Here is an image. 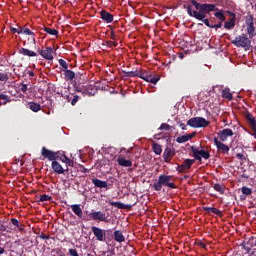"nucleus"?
Returning a JSON list of instances; mask_svg holds the SVG:
<instances>
[{"label":"nucleus","mask_w":256,"mask_h":256,"mask_svg":"<svg viewBox=\"0 0 256 256\" xmlns=\"http://www.w3.org/2000/svg\"><path fill=\"white\" fill-rule=\"evenodd\" d=\"M196 10H191V6H189L187 8V13L190 17H194V19H197L198 21H202V23H204L206 27H209L211 29L213 25H211V23L209 22V19L205 17H207V13H212V11H219V9L217 8V5L204 3L200 5L199 8Z\"/></svg>","instance_id":"obj_1"},{"label":"nucleus","mask_w":256,"mask_h":256,"mask_svg":"<svg viewBox=\"0 0 256 256\" xmlns=\"http://www.w3.org/2000/svg\"><path fill=\"white\" fill-rule=\"evenodd\" d=\"M173 176L162 174L159 176L158 181L153 184L154 191H161L163 187H169L170 189H177L175 182H171Z\"/></svg>","instance_id":"obj_2"},{"label":"nucleus","mask_w":256,"mask_h":256,"mask_svg":"<svg viewBox=\"0 0 256 256\" xmlns=\"http://www.w3.org/2000/svg\"><path fill=\"white\" fill-rule=\"evenodd\" d=\"M187 125H189V127H193L194 129H199L201 127H209L211 122L203 117H193L187 121Z\"/></svg>","instance_id":"obj_3"},{"label":"nucleus","mask_w":256,"mask_h":256,"mask_svg":"<svg viewBox=\"0 0 256 256\" xmlns=\"http://www.w3.org/2000/svg\"><path fill=\"white\" fill-rule=\"evenodd\" d=\"M245 25L249 39H253L256 36L255 20L253 15H248L245 17Z\"/></svg>","instance_id":"obj_4"},{"label":"nucleus","mask_w":256,"mask_h":256,"mask_svg":"<svg viewBox=\"0 0 256 256\" xmlns=\"http://www.w3.org/2000/svg\"><path fill=\"white\" fill-rule=\"evenodd\" d=\"M231 43L232 45H235V47H242L245 49L247 47H251V38H248L247 34H242L232 40Z\"/></svg>","instance_id":"obj_5"},{"label":"nucleus","mask_w":256,"mask_h":256,"mask_svg":"<svg viewBox=\"0 0 256 256\" xmlns=\"http://www.w3.org/2000/svg\"><path fill=\"white\" fill-rule=\"evenodd\" d=\"M191 151L195 161H202L203 159H209L211 154L205 150H198L195 146H191Z\"/></svg>","instance_id":"obj_6"},{"label":"nucleus","mask_w":256,"mask_h":256,"mask_svg":"<svg viewBox=\"0 0 256 256\" xmlns=\"http://www.w3.org/2000/svg\"><path fill=\"white\" fill-rule=\"evenodd\" d=\"M89 218L92 219V221H101L102 223H109V218L107 217V214L102 211H96V212H90Z\"/></svg>","instance_id":"obj_7"},{"label":"nucleus","mask_w":256,"mask_h":256,"mask_svg":"<svg viewBox=\"0 0 256 256\" xmlns=\"http://www.w3.org/2000/svg\"><path fill=\"white\" fill-rule=\"evenodd\" d=\"M195 163V159H185L181 165L176 167V171L178 173H185V171H189L193 164Z\"/></svg>","instance_id":"obj_8"},{"label":"nucleus","mask_w":256,"mask_h":256,"mask_svg":"<svg viewBox=\"0 0 256 256\" xmlns=\"http://www.w3.org/2000/svg\"><path fill=\"white\" fill-rule=\"evenodd\" d=\"M41 155L48 161H57V152L47 149L45 146L41 149Z\"/></svg>","instance_id":"obj_9"},{"label":"nucleus","mask_w":256,"mask_h":256,"mask_svg":"<svg viewBox=\"0 0 256 256\" xmlns=\"http://www.w3.org/2000/svg\"><path fill=\"white\" fill-rule=\"evenodd\" d=\"M38 55H41L43 59H46L47 61H53V49L51 47H46V49H38L37 50Z\"/></svg>","instance_id":"obj_10"},{"label":"nucleus","mask_w":256,"mask_h":256,"mask_svg":"<svg viewBox=\"0 0 256 256\" xmlns=\"http://www.w3.org/2000/svg\"><path fill=\"white\" fill-rule=\"evenodd\" d=\"M52 169L57 175H63L65 174V171L69 173V167L64 169L61 163H59L57 160L52 161Z\"/></svg>","instance_id":"obj_11"},{"label":"nucleus","mask_w":256,"mask_h":256,"mask_svg":"<svg viewBox=\"0 0 256 256\" xmlns=\"http://www.w3.org/2000/svg\"><path fill=\"white\" fill-rule=\"evenodd\" d=\"M234 133L233 130L230 128H225L222 131L218 132V137L222 143H225L229 137H233Z\"/></svg>","instance_id":"obj_12"},{"label":"nucleus","mask_w":256,"mask_h":256,"mask_svg":"<svg viewBox=\"0 0 256 256\" xmlns=\"http://www.w3.org/2000/svg\"><path fill=\"white\" fill-rule=\"evenodd\" d=\"M165 163H171V159L175 157V148L166 147L162 155Z\"/></svg>","instance_id":"obj_13"},{"label":"nucleus","mask_w":256,"mask_h":256,"mask_svg":"<svg viewBox=\"0 0 256 256\" xmlns=\"http://www.w3.org/2000/svg\"><path fill=\"white\" fill-rule=\"evenodd\" d=\"M91 231H92L93 235L96 237L97 241H100V242L104 241L105 230H103L97 226H92Z\"/></svg>","instance_id":"obj_14"},{"label":"nucleus","mask_w":256,"mask_h":256,"mask_svg":"<svg viewBox=\"0 0 256 256\" xmlns=\"http://www.w3.org/2000/svg\"><path fill=\"white\" fill-rule=\"evenodd\" d=\"M214 145H216L218 151L220 153L227 154L229 153V146L223 143V141H219V138H214Z\"/></svg>","instance_id":"obj_15"},{"label":"nucleus","mask_w":256,"mask_h":256,"mask_svg":"<svg viewBox=\"0 0 256 256\" xmlns=\"http://www.w3.org/2000/svg\"><path fill=\"white\" fill-rule=\"evenodd\" d=\"M100 18L105 23H113V14L107 12V10L100 11Z\"/></svg>","instance_id":"obj_16"},{"label":"nucleus","mask_w":256,"mask_h":256,"mask_svg":"<svg viewBox=\"0 0 256 256\" xmlns=\"http://www.w3.org/2000/svg\"><path fill=\"white\" fill-rule=\"evenodd\" d=\"M228 13L231 15L232 18L229 21H226L224 23V27H225V29L231 30V29H234L235 21L237 20V18H236L235 13H233V12H228Z\"/></svg>","instance_id":"obj_17"},{"label":"nucleus","mask_w":256,"mask_h":256,"mask_svg":"<svg viewBox=\"0 0 256 256\" xmlns=\"http://www.w3.org/2000/svg\"><path fill=\"white\" fill-rule=\"evenodd\" d=\"M109 205L112 207H117V209H126L127 211H131V209H133V205L124 204L122 202H109Z\"/></svg>","instance_id":"obj_18"},{"label":"nucleus","mask_w":256,"mask_h":256,"mask_svg":"<svg viewBox=\"0 0 256 256\" xmlns=\"http://www.w3.org/2000/svg\"><path fill=\"white\" fill-rule=\"evenodd\" d=\"M92 184L94 185V187H97L98 189H106L107 190V187H108L107 181H103L98 178H93Z\"/></svg>","instance_id":"obj_19"},{"label":"nucleus","mask_w":256,"mask_h":256,"mask_svg":"<svg viewBox=\"0 0 256 256\" xmlns=\"http://www.w3.org/2000/svg\"><path fill=\"white\" fill-rule=\"evenodd\" d=\"M145 81L147 83H152L153 85H157V83H159V81H161V76L159 75H155L153 73H149L147 78L145 79Z\"/></svg>","instance_id":"obj_20"},{"label":"nucleus","mask_w":256,"mask_h":256,"mask_svg":"<svg viewBox=\"0 0 256 256\" xmlns=\"http://www.w3.org/2000/svg\"><path fill=\"white\" fill-rule=\"evenodd\" d=\"M246 119H247L253 133H254V136L256 137V120H255V117H253V114L248 113L246 115Z\"/></svg>","instance_id":"obj_21"},{"label":"nucleus","mask_w":256,"mask_h":256,"mask_svg":"<svg viewBox=\"0 0 256 256\" xmlns=\"http://www.w3.org/2000/svg\"><path fill=\"white\" fill-rule=\"evenodd\" d=\"M20 34L32 36V41L34 45H36L37 40L35 39V32L31 31V29L27 28L26 26L20 27Z\"/></svg>","instance_id":"obj_22"},{"label":"nucleus","mask_w":256,"mask_h":256,"mask_svg":"<svg viewBox=\"0 0 256 256\" xmlns=\"http://www.w3.org/2000/svg\"><path fill=\"white\" fill-rule=\"evenodd\" d=\"M195 135H197V132H193L191 134L182 135V136L177 137L176 141L178 143H187V141H191V138L195 137Z\"/></svg>","instance_id":"obj_23"},{"label":"nucleus","mask_w":256,"mask_h":256,"mask_svg":"<svg viewBox=\"0 0 256 256\" xmlns=\"http://www.w3.org/2000/svg\"><path fill=\"white\" fill-rule=\"evenodd\" d=\"M117 163L120 167H132L133 161L127 160L125 157H118Z\"/></svg>","instance_id":"obj_24"},{"label":"nucleus","mask_w":256,"mask_h":256,"mask_svg":"<svg viewBox=\"0 0 256 256\" xmlns=\"http://www.w3.org/2000/svg\"><path fill=\"white\" fill-rule=\"evenodd\" d=\"M18 53L24 57H37V53L27 48H19Z\"/></svg>","instance_id":"obj_25"},{"label":"nucleus","mask_w":256,"mask_h":256,"mask_svg":"<svg viewBox=\"0 0 256 256\" xmlns=\"http://www.w3.org/2000/svg\"><path fill=\"white\" fill-rule=\"evenodd\" d=\"M26 107L30 109V111H33V113H39V111H41V104L37 102H28Z\"/></svg>","instance_id":"obj_26"},{"label":"nucleus","mask_w":256,"mask_h":256,"mask_svg":"<svg viewBox=\"0 0 256 256\" xmlns=\"http://www.w3.org/2000/svg\"><path fill=\"white\" fill-rule=\"evenodd\" d=\"M71 209L73 213L81 219L83 217V209H81V205L79 204H72Z\"/></svg>","instance_id":"obj_27"},{"label":"nucleus","mask_w":256,"mask_h":256,"mask_svg":"<svg viewBox=\"0 0 256 256\" xmlns=\"http://www.w3.org/2000/svg\"><path fill=\"white\" fill-rule=\"evenodd\" d=\"M202 209L203 211H206V213H214V215H218V217L223 215V212L215 207L204 206Z\"/></svg>","instance_id":"obj_28"},{"label":"nucleus","mask_w":256,"mask_h":256,"mask_svg":"<svg viewBox=\"0 0 256 256\" xmlns=\"http://www.w3.org/2000/svg\"><path fill=\"white\" fill-rule=\"evenodd\" d=\"M114 240L117 241V243L125 242V236L123 235V232H121V230L114 231Z\"/></svg>","instance_id":"obj_29"},{"label":"nucleus","mask_w":256,"mask_h":256,"mask_svg":"<svg viewBox=\"0 0 256 256\" xmlns=\"http://www.w3.org/2000/svg\"><path fill=\"white\" fill-rule=\"evenodd\" d=\"M214 191L220 193V195H225V190L227 189L224 184L216 183L213 185Z\"/></svg>","instance_id":"obj_30"},{"label":"nucleus","mask_w":256,"mask_h":256,"mask_svg":"<svg viewBox=\"0 0 256 256\" xmlns=\"http://www.w3.org/2000/svg\"><path fill=\"white\" fill-rule=\"evenodd\" d=\"M222 97L227 99L228 101H233V94L229 88H225L222 90Z\"/></svg>","instance_id":"obj_31"},{"label":"nucleus","mask_w":256,"mask_h":256,"mask_svg":"<svg viewBox=\"0 0 256 256\" xmlns=\"http://www.w3.org/2000/svg\"><path fill=\"white\" fill-rule=\"evenodd\" d=\"M114 237L113 229L104 230V241H111Z\"/></svg>","instance_id":"obj_32"},{"label":"nucleus","mask_w":256,"mask_h":256,"mask_svg":"<svg viewBox=\"0 0 256 256\" xmlns=\"http://www.w3.org/2000/svg\"><path fill=\"white\" fill-rule=\"evenodd\" d=\"M64 77L67 81H73V79L75 78V72L69 69L64 70Z\"/></svg>","instance_id":"obj_33"},{"label":"nucleus","mask_w":256,"mask_h":256,"mask_svg":"<svg viewBox=\"0 0 256 256\" xmlns=\"http://www.w3.org/2000/svg\"><path fill=\"white\" fill-rule=\"evenodd\" d=\"M7 103H11V97L6 94H0V105H7Z\"/></svg>","instance_id":"obj_34"},{"label":"nucleus","mask_w":256,"mask_h":256,"mask_svg":"<svg viewBox=\"0 0 256 256\" xmlns=\"http://www.w3.org/2000/svg\"><path fill=\"white\" fill-rule=\"evenodd\" d=\"M152 149H153L155 155H161V153H163V148L161 147V144L153 143Z\"/></svg>","instance_id":"obj_35"},{"label":"nucleus","mask_w":256,"mask_h":256,"mask_svg":"<svg viewBox=\"0 0 256 256\" xmlns=\"http://www.w3.org/2000/svg\"><path fill=\"white\" fill-rule=\"evenodd\" d=\"M67 155H65V152H56V161H62V163H65L66 159H68Z\"/></svg>","instance_id":"obj_36"},{"label":"nucleus","mask_w":256,"mask_h":256,"mask_svg":"<svg viewBox=\"0 0 256 256\" xmlns=\"http://www.w3.org/2000/svg\"><path fill=\"white\" fill-rule=\"evenodd\" d=\"M43 31H45V33H48V35H54V36L59 35V31H57V29H54V28L44 27Z\"/></svg>","instance_id":"obj_37"},{"label":"nucleus","mask_w":256,"mask_h":256,"mask_svg":"<svg viewBox=\"0 0 256 256\" xmlns=\"http://www.w3.org/2000/svg\"><path fill=\"white\" fill-rule=\"evenodd\" d=\"M241 192H242L245 196H247V197H249V195H252V194H253V190H252L251 188L247 187V186L242 187V188H241Z\"/></svg>","instance_id":"obj_38"},{"label":"nucleus","mask_w":256,"mask_h":256,"mask_svg":"<svg viewBox=\"0 0 256 256\" xmlns=\"http://www.w3.org/2000/svg\"><path fill=\"white\" fill-rule=\"evenodd\" d=\"M150 73H151L150 71H143V72L139 71L137 77H139L140 79H143V81H145L147 79V77H149Z\"/></svg>","instance_id":"obj_39"},{"label":"nucleus","mask_w":256,"mask_h":256,"mask_svg":"<svg viewBox=\"0 0 256 256\" xmlns=\"http://www.w3.org/2000/svg\"><path fill=\"white\" fill-rule=\"evenodd\" d=\"M214 16L216 17V19H219V21L223 22L225 21L226 17L225 14H223V11H219V12H215Z\"/></svg>","instance_id":"obj_40"},{"label":"nucleus","mask_w":256,"mask_h":256,"mask_svg":"<svg viewBox=\"0 0 256 256\" xmlns=\"http://www.w3.org/2000/svg\"><path fill=\"white\" fill-rule=\"evenodd\" d=\"M58 63L60 65V67H62V69H64L65 71H67V69H69V64L64 59H59Z\"/></svg>","instance_id":"obj_41"},{"label":"nucleus","mask_w":256,"mask_h":256,"mask_svg":"<svg viewBox=\"0 0 256 256\" xmlns=\"http://www.w3.org/2000/svg\"><path fill=\"white\" fill-rule=\"evenodd\" d=\"M52 199H53V197H51V196H49L47 194H43V195L40 196L39 202L43 203L45 201H52Z\"/></svg>","instance_id":"obj_42"},{"label":"nucleus","mask_w":256,"mask_h":256,"mask_svg":"<svg viewBox=\"0 0 256 256\" xmlns=\"http://www.w3.org/2000/svg\"><path fill=\"white\" fill-rule=\"evenodd\" d=\"M122 73L124 74V77H137L138 75V72H134V71H125V70H122Z\"/></svg>","instance_id":"obj_43"},{"label":"nucleus","mask_w":256,"mask_h":256,"mask_svg":"<svg viewBox=\"0 0 256 256\" xmlns=\"http://www.w3.org/2000/svg\"><path fill=\"white\" fill-rule=\"evenodd\" d=\"M171 129V125L167 123H162L159 127L160 131H169Z\"/></svg>","instance_id":"obj_44"},{"label":"nucleus","mask_w":256,"mask_h":256,"mask_svg":"<svg viewBox=\"0 0 256 256\" xmlns=\"http://www.w3.org/2000/svg\"><path fill=\"white\" fill-rule=\"evenodd\" d=\"M236 157L239 159V161H247V157L243 153H237Z\"/></svg>","instance_id":"obj_45"},{"label":"nucleus","mask_w":256,"mask_h":256,"mask_svg":"<svg viewBox=\"0 0 256 256\" xmlns=\"http://www.w3.org/2000/svg\"><path fill=\"white\" fill-rule=\"evenodd\" d=\"M0 81H9V75L6 73H0Z\"/></svg>","instance_id":"obj_46"},{"label":"nucleus","mask_w":256,"mask_h":256,"mask_svg":"<svg viewBox=\"0 0 256 256\" xmlns=\"http://www.w3.org/2000/svg\"><path fill=\"white\" fill-rule=\"evenodd\" d=\"M66 161L64 162L68 167H73L75 165V162L71 160L70 158H65Z\"/></svg>","instance_id":"obj_47"},{"label":"nucleus","mask_w":256,"mask_h":256,"mask_svg":"<svg viewBox=\"0 0 256 256\" xmlns=\"http://www.w3.org/2000/svg\"><path fill=\"white\" fill-rule=\"evenodd\" d=\"M12 225H14V227H19V225L21 224V222H19V220H17V218H11L10 219Z\"/></svg>","instance_id":"obj_48"},{"label":"nucleus","mask_w":256,"mask_h":256,"mask_svg":"<svg viewBox=\"0 0 256 256\" xmlns=\"http://www.w3.org/2000/svg\"><path fill=\"white\" fill-rule=\"evenodd\" d=\"M106 45H107V47H117V45H119V43H117L115 41H106Z\"/></svg>","instance_id":"obj_49"},{"label":"nucleus","mask_w":256,"mask_h":256,"mask_svg":"<svg viewBox=\"0 0 256 256\" xmlns=\"http://www.w3.org/2000/svg\"><path fill=\"white\" fill-rule=\"evenodd\" d=\"M27 90H28L27 84L21 83L20 91H22V93H27Z\"/></svg>","instance_id":"obj_50"},{"label":"nucleus","mask_w":256,"mask_h":256,"mask_svg":"<svg viewBox=\"0 0 256 256\" xmlns=\"http://www.w3.org/2000/svg\"><path fill=\"white\" fill-rule=\"evenodd\" d=\"M77 101H79V96L75 95L71 100V105L73 106L77 105Z\"/></svg>","instance_id":"obj_51"},{"label":"nucleus","mask_w":256,"mask_h":256,"mask_svg":"<svg viewBox=\"0 0 256 256\" xmlns=\"http://www.w3.org/2000/svg\"><path fill=\"white\" fill-rule=\"evenodd\" d=\"M11 33H18V35H21V28H10Z\"/></svg>","instance_id":"obj_52"},{"label":"nucleus","mask_w":256,"mask_h":256,"mask_svg":"<svg viewBox=\"0 0 256 256\" xmlns=\"http://www.w3.org/2000/svg\"><path fill=\"white\" fill-rule=\"evenodd\" d=\"M223 26V22H219L218 24H214L211 26V29H221Z\"/></svg>","instance_id":"obj_53"},{"label":"nucleus","mask_w":256,"mask_h":256,"mask_svg":"<svg viewBox=\"0 0 256 256\" xmlns=\"http://www.w3.org/2000/svg\"><path fill=\"white\" fill-rule=\"evenodd\" d=\"M110 39H112V41H117V34H115V31L110 32Z\"/></svg>","instance_id":"obj_54"},{"label":"nucleus","mask_w":256,"mask_h":256,"mask_svg":"<svg viewBox=\"0 0 256 256\" xmlns=\"http://www.w3.org/2000/svg\"><path fill=\"white\" fill-rule=\"evenodd\" d=\"M69 255H71V256H77V255H79V254L77 253V249H69Z\"/></svg>","instance_id":"obj_55"},{"label":"nucleus","mask_w":256,"mask_h":256,"mask_svg":"<svg viewBox=\"0 0 256 256\" xmlns=\"http://www.w3.org/2000/svg\"><path fill=\"white\" fill-rule=\"evenodd\" d=\"M40 239H43V240H45V239H51V236L50 235H47V234H40L39 236H38Z\"/></svg>","instance_id":"obj_56"},{"label":"nucleus","mask_w":256,"mask_h":256,"mask_svg":"<svg viewBox=\"0 0 256 256\" xmlns=\"http://www.w3.org/2000/svg\"><path fill=\"white\" fill-rule=\"evenodd\" d=\"M17 229H19V231H20L21 233H23V231H25V225H23V224L20 223V225H19V227H17Z\"/></svg>","instance_id":"obj_57"},{"label":"nucleus","mask_w":256,"mask_h":256,"mask_svg":"<svg viewBox=\"0 0 256 256\" xmlns=\"http://www.w3.org/2000/svg\"><path fill=\"white\" fill-rule=\"evenodd\" d=\"M115 255V249H111L108 251V254L106 256H114Z\"/></svg>","instance_id":"obj_58"},{"label":"nucleus","mask_w":256,"mask_h":256,"mask_svg":"<svg viewBox=\"0 0 256 256\" xmlns=\"http://www.w3.org/2000/svg\"><path fill=\"white\" fill-rule=\"evenodd\" d=\"M180 128L182 129V131H187V125L180 123Z\"/></svg>","instance_id":"obj_59"},{"label":"nucleus","mask_w":256,"mask_h":256,"mask_svg":"<svg viewBox=\"0 0 256 256\" xmlns=\"http://www.w3.org/2000/svg\"><path fill=\"white\" fill-rule=\"evenodd\" d=\"M243 249L247 252V253H251V248L247 247L245 245L242 244Z\"/></svg>","instance_id":"obj_60"},{"label":"nucleus","mask_w":256,"mask_h":256,"mask_svg":"<svg viewBox=\"0 0 256 256\" xmlns=\"http://www.w3.org/2000/svg\"><path fill=\"white\" fill-rule=\"evenodd\" d=\"M0 231H7V226L1 225L0 226Z\"/></svg>","instance_id":"obj_61"},{"label":"nucleus","mask_w":256,"mask_h":256,"mask_svg":"<svg viewBox=\"0 0 256 256\" xmlns=\"http://www.w3.org/2000/svg\"><path fill=\"white\" fill-rule=\"evenodd\" d=\"M29 77H35V73L33 71H28Z\"/></svg>","instance_id":"obj_62"},{"label":"nucleus","mask_w":256,"mask_h":256,"mask_svg":"<svg viewBox=\"0 0 256 256\" xmlns=\"http://www.w3.org/2000/svg\"><path fill=\"white\" fill-rule=\"evenodd\" d=\"M241 201H245L247 199V196H245L244 194L240 196Z\"/></svg>","instance_id":"obj_63"},{"label":"nucleus","mask_w":256,"mask_h":256,"mask_svg":"<svg viewBox=\"0 0 256 256\" xmlns=\"http://www.w3.org/2000/svg\"><path fill=\"white\" fill-rule=\"evenodd\" d=\"M3 253H5V248L0 247V255H3Z\"/></svg>","instance_id":"obj_64"}]
</instances>
